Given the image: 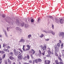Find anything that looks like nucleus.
<instances>
[{
    "mask_svg": "<svg viewBox=\"0 0 64 64\" xmlns=\"http://www.w3.org/2000/svg\"><path fill=\"white\" fill-rule=\"evenodd\" d=\"M28 27V25L27 24H25L24 25V27L25 28H27Z\"/></svg>",
    "mask_w": 64,
    "mask_h": 64,
    "instance_id": "nucleus-19",
    "label": "nucleus"
},
{
    "mask_svg": "<svg viewBox=\"0 0 64 64\" xmlns=\"http://www.w3.org/2000/svg\"><path fill=\"white\" fill-rule=\"evenodd\" d=\"M16 24L17 26H21L22 27H23L24 26V24L23 23L21 24L19 22V21L18 20H16Z\"/></svg>",
    "mask_w": 64,
    "mask_h": 64,
    "instance_id": "nucleus-1",
    "label": "nucleus"
},
{
    "mask_svg": "<svg viewBox=\"0 0 64 64\" xmlns=\"http://www.w3.org/2000/svg\"><path fill=\"white\" fill-rule=\"evenodd\" d=\"M39 53L40 54H41V50H39Z\"/></svg>",
    "mask_w": 64,
    "mask_h": 64,
    "instance_id": "nucleus-46",
    "label": "nucleus"
},
{
    "mask_svg": "<svg viewBox=\"0 0 64 64\" xmlns=\"http://www.w3.org/2000/svg\"><path fill=\"white\" fill-rule=\"evenodd\" d=\"M30 56L32 58H33V57L32 55V54H31Z\"/></svg>",
    "mask_w": 64,
    "mask_h": 64,
    "instance_id": "nucleus-50",
    "label": "nucleus"
},
{
    "mask_svg": "<svg viewBox=\"0 0 64 64\" xmlns=\"http://www.w3.org/2000/svg\"><path fill=\"white\" fill-rule=\"evenodd\" d=\"M59 42H60L59 43H60H60H61V41L60 40H59Z\"/></svg>",
    "mask_w": 64,
    "mask_h": 64,
    "instance_id": "nucleus-56",
    "label": "nucleus"
},
{
    "mask_svg": "<svg viewBox=\"0 0 64 64\" xmlns=\"http://www.w3.org/2000/svg\"><path fill=\"white\" fill-rule=\"evenodd\" d=\"M23 59L24 60H27V56H25L23 58Z\"/></svg>",
    "mask_w": 64,
    "mask_h": 64,
    "instance_id": "nucleus-24",
    "label": "nucleus"
},
{
    "mask_svg": "<svg viewBox=\"0 0 64 64\" xmlns=\"http://www.w3.org/2000/svg\"><path fill=\"white\" fill-rule=\"evenodd\" d=\"M20 52H21L22 53H23V51H22V50H20Z\"/></svg>",
    "mask_w": 64,
    "mask_h": 64,
    "instance_id": "nucleus-48",
    "label": "nucleus"
},
{
    "mask_svg": "<svg viewBox=\"0 0 64 64\" xmlns=\"http://www.w3.org/2000/svg\"><path fill=\"white\" fill-rule=\"evenodd\" d=\"M38 62H41V61H42L41 60L40 58L38 59Z\"/></svg>",
    "mask_w": 64,
    "mask_h": 64,
    "instance_id": "nucleus-27",
    "label": "nucleus"
},
{
    "mask_svg": "<svg viewBox=\"0 0 64 64\" xmlns=\"http://www.w3.org/2000/svg\"><path fill=\"white\" fill-rule=\"evenodd\" d=\"M1 63H2V61L1 60L0 62V64H1Z\"/></svg>",
    "mask_w": 64,
    "mask_h": 64,
    "instance_id": "nucleus-59",
    "label": "nucleus"
},
{
    "mask_svg": "<svg viewBox=\"0 0 64 64\" xmlns=\"http://www.w3.org/2000/svg\"><path fill=\"white\" fill-rule=\"evenodd\" d=\"M2 37V35L0 34V37Z\"/></svg>",
    "mask_w": 64,
    "mask_h": 64,
    "instance_id": "nucleus-62",
    "label": "nucleus"
},
{
    "mask_svg": "<svg viewBox=\"0 0 64 64\" xmlns=\"http://www.w3.org/2000/svg\"><path fill=\"white\" fill-rule=\"evenodd\" d=\"M5 56H6V55L5 54H4V55L3 56H2V59H4L5 57Z\"/></svg>",
    "mask_w": 64,
    "mask_h": 64,
    "instance_id": "nucleus-34",
    "label": "nucleus"
},
{
    "mask_svg": "<svg viewBox=\"0 0 64 64\" xmlns=\"http://www.w3.org/2000/svg\"><path fill=\"white\" fill-rule=\"evenodd\" d=\"M50 56V55L49 54L46 55V57H49Z\"/></svg>",
    "mask_w": 64,
    "mask_h": 64,
    "instance_id": "nucleus-36",
    "label": "nucleus"
},
{
    "mask_svg": "<svg viewBox=\"0 0 64 64\" xmlns=\"http://www.w3.org/2000/svg\"><path fill=\"white\" fill-rule=\"evenodd\" d=\"M29 62L30 63H32V60H30V61H29Z\"/></svg>",
    "mask_w": 64,
    "mask_h": 64,
    "instance_id": "nucleus-54",
    "label": "nucleus"
},
{
    "mask_svg": "<svg viewBox=\"0 0 64 64\" xmlns=\"http://www.w3.org/2000/svg\"><path fill=\"white\" fill-rule=\"evenodd\" d=\"M25 47V45H23V48H24Z\"/></svg>",
    "mask_w": 64,
    "mask_h": 64,
    "instance_id": "nucleus-53",
    "label": "nucleus"
},
{
    "mask_svg": "<svg viewBox=\"0 0 64 64\" xmlns=\"http://www.w3.org/2000/svg\"><path fill=\"white\" fill-rule=\"evenodd\" d=\"M55 21L56 22H58V19L56 18H55Z\"/></svg>",
    "mask_w": 64,
    "mask_h": 64,
    "instance_id": "nucleus-32",
    "label": "nucleus"
},
{
    "mask_svg": "<svg viewBox=\"0 0 64 64\" xmlns=\"http://www.w3.org/2000/svg\"><path fill=\"white\" fill-rule=\"evenodd\" d=\"M59 56L61 57V55L60 54L59 55Z\"/></svg>",
    "mask_w": 64,
    "mask_h": 64,
    "instance_id": "nucleus-61",
    "label": "nucleus"
},
{
    "mask_svg": "<svg viewBox=\"0 0 64 64\" xmlns=\"http://www.w3.org/2000/svg\"><path fill=\"white\" fill-rule=\"evenodd\" d=\"M34 62H35V61L34 60L33 61V64H34Z\"/></svg>",
    "mask_w": 64,
    "mask_h": 64,
    "instance_id": "nucleus-57",
    "label": "nucleus"
},
{
    "mask_svg": "<svg viewBox=\"0 0 64 64\" xmlns=\"http://www.w3.org/2000/svg\"><path fill=\"white\" fill-rule=\"evenodd\" d=\"M25 42V40L23 39H21L19 41L20 42Z\"/></svg>",
    "mask_w": 64,
    "mask_h": 64,
    "instance_id": "nucleus-13",
    "label": "nucleus"
},
{
    "mask_svg": "<svg viewBox=\"0 0 64 64\" xmlns=\"http://www.w3.org/2000/svg\"><path fill=\"white\" fill-rule=\"evenodd\" d=\"M55 55H56V56H58V54L56 53H55Z\"/></svg>",
    "mask_w": 64,
    "mask_h": 64,
    "instance_id": "nucleus-47",
    "label": "nucleus"
},
{
    "mask_svg": "<svg viewBox=\"0 0 64 64\" xmlns=\"http://www.w3.org/2000/svg\"><path fill=\"white\" fill-rule=\"evenodd\" d=\"M51 33L52 34H53V35H55V32H51Z\"/></svg>",
    "mask_w": 64,
    "mask_h": 64,
    "instance_id": "nucleus-33",
    "label": "nucleus"
},
{
    "mask_svg": "<svg viewBox=\"0 0 64 64\" xmlns=\"http://www.w3.org/2000/svg\"><path fill=\"white\" fill-rule=\"evenodd\" d=\"M1 53L2 54H4V52L3 51H1Z\"/></svg>",
    "mask_w": 64,
    "mask_h": 64,
    "instance_id": "nucleus-43",
    "label": "nucleus"
},
{
    "mask_svg": "<svg viewBox=\"0 0 64 64\" xmlns=\"http://www.w3.org/2000/svg\"><path fill=\"white\" fill-rule=\"evenodd\" d=\"M1 48V45L0 44V49Z\"/></svg>",
    "mask_w": 64,
    "mask_h": 64,
    "instance_id": "nucleus-58",
    "label": "nucleus"
},
{
    "mask_svg": "<svg viewBox=\"0 0 64 64\" xmlns=\"http://www.w3.org/2000/svg\"><path fill=\"white\" fill-rule=\"evenodd\" d=\"M62 52H63V53H64V50H62Z\"/></svg>",
    "mask_w": 64,
    "mask_h": 64,
    "instance_id": "nucleus-55",
    "label": "nucleus"
},
{
    "mask_svg": "<svg viewBox=\"0 0 64 64\" xmlns=\"http://www.w3.org/2000/svg\"><path fill=\"white\" fill-rule=\"evenodd\" d=\"M12 64H15V62H13Z\"/></svg>",
    "mask_w": 64,
    "mask_h": 64,
    "instance_id": "nucleus-60",
    "label": "nucleus"
},
{
    "mask_svg": "<svg viewBox=\"0 0 64 64\" xmlns=\"http://www.w3.org/2000/svg\"><path fill=\"white\" fill-rule=\"evenodd\" d=\"M55 49H56V52H58L59 51V50L58 49V48H57V46H56L55 47Z\"/></svg>",
    "mask_w": 64,
    "mask_h": 64,
    "instance_id": "nucleus-14",
    "label": "nucleus"
},
{
    "mask_svg": "<svg viewBox=\"0 0 64 64\" xmlns=\"http://www.w3.org/2000/svg\"><path fill=\"white\" fill-rule=\"evenodd\" d=\"M16 29L17 30H20V31H22V30L19 27H16Z\"/></svg>",
    "mask_w": 64,
    "mask_h": 64,
    "instance_id": "nucleus-11",
    "label": "nucleus"
},
{
    "mask_svg": "<svg viewBox=\"0 0 64 64\" xmlns=\"http://www.w3.org/2000/svg\"><path fill=\"white\" fill-rule=\"evenodd\" d=\"M35 62L36 63H37L38 62V59H36L35 60Z\"/></svg>",
    "mask_w": 64,
    "mask_h": 64,
    "instance_id": "nucleus-26",
    "label": "nucleus"
},
{
    "mask_svg": "<svg viewBox=\"0 0 64 64\" xmlns=\"http://www.w3.org/2000/svg\"><path fill=\"white\" fill-rule=\"evenodd\" d=\"M38 22H39V21H40V18H38Z\"/></svg>",
    "mask_w": 64,
    "mask_h": 64,
    "instance_id": "nucleus-40",
    "label": "nucleus"
},
{
    "mask_svg": "<svg viewBox=\"0 0 64 64\" xmlns=\"http://www.w3.org/2000/svg\"><path fill=\"white\" fill-rule=\"evenodd\" d=\"M8 62L9 64H11V63H12V62L10 60L9 58H8Z\"/></svg>",
    "mask_w": 64,
    "mask_h": 64,
    "instance_id": "nucleus-16",
    "label": "nucleus"
},
{
    "mask_svg": "<svg viewBox=\"0 0 64 64\" xmlns=\"http://www.w3.org/2000/svg\"><path fill=\"white\" fill-rule=\"evenodd\" d=\"M18 54L19 55H22V53H21V52L20 51H19L18 50Z\"/></svg>",
    "mask_w": 64,
    "mask_h": 64,
    "instance_id": "nucleus-15",
    "label": "nucleus"
},
{
    "mask_svg": "<svg viewBox=\"0 0 64 64\" xmlns=\"http://www.w3.org/2000/svg\"><path fill=\"white\" fill-rule=\"evenodd\" d=\"M8 54L9 55H11V56H13V53L12 52H10Z\"/></svg>",
    "mask_w": 64,
    "mask_h": 64,
    "instance_id": "nucleus-22",
    "label": "nucleus"
},
{
    "mask_svg": "<svg viewBox=\"0 0 64 64\" xmlns=\"http://www.w3.org/2000/svg\"><path fill=\"white\" fill-rule=\"evenodd\" d=\"M14 55L16 56H17L18 55V53H17V51L15 50V49H14Z\"/></svg>",
    "mask_w": 64,
    "mask_h": 64,
    "instance_id": "nucleus-9",
    "label": "nucleus"
},
{
    "mask_svg": "<svg viewBox=\"0 0 64 64\" xmlns=\"http://www.w3.org/2000/svg\"><path fill=\"white\" fill-rule=\"evenodd\" d=\"M44 36V35L43 34H42L41 35H40V37L41 38H42V37H43Z\"/></svg>",
    "mask_w": 64,
    "mask_h": 64,
    "instance_id": "nucleus-35",
    "label": "nucleus"
},
{
    "mask_svg": "<svg viewBox=\"0 0 64 64\" xmlns=\"http://www.w3.org/2000/svg\"><path fill=\"white\" fill-rule=\"evenodd\" d=\"M44 32L46 33H50V32H49V31H47L44 30Z\"/></svg>",
    "mask_w": 64,
    "mask_h": 64,
    "instance_id": "nucleus-23",
    "label": "nucleus"
},
{
    "mask_svg": "<svg viewBox=\"0 0 64 64\" xmlns=\"http://www.w3.org/2000/svg\"><path fill=\"white\" fill-rule=\"evenodd\" d=\"M2 17L4 18V17H5V16L4 15H2Z\"/></svg>",
    "mask_w": 64,
    "mask_h": 64,
    "instance_id": "nucleus-51",
    "label": "nucleus"
},
{
    "mask_svg": "<svg viewBox=\"0 0 64 64\" xmlns=\"http://www.w3.org/2000/svg\"><path fill=\"white\" fill-rule=\"evenodd\" d=\"M48 52L49 55L51 54V52L50 51V48H48Z\"/></svg>",
    "mask_w": 64,
    "mask_h": 64,
    "instance_id": "nucleus-10",
    "label": "nucleus"
},
{
    "mask_svg": "<svg viewBox=\"0 0 64 64\" xmlns=\"http://www.w3.org/2000/svg\"><path fill=\"white\" fill-rule=\"evenodd\" d=\"M22 49L24 51H27V50H25V48H22Z\"/></svg>",
    "mask_w": 64,
    "mask_h": 64,
    "instance_id": "nucleus-42",
    "label": "nucleus"
},
{
    "mask_svg": "<svg viewBox=\"0 0 64 64\" xmlns=\"http://www.w3.org/2000/svg\"><path fill=\"white\" fill-rule=\"evenodd\" d=\"M11 28L10 27H7V30L8 32H9L10 30V28Z\"/></svg>",
    "mask_w": 64,
    "mask_h": 64,
    "instance_id": "nucleus-17",
    "label": "nucleus"
},
{
    "mask_svg": "<svg viewBox=\"0 0 64 64\" xmlns=\"http://www.w3.org/2000/svg\"><path fill=\"white\" fill-rule=\"evenodd\" d=\"M57 45L58 47H60V43H58L57 44Z\"/></svg>",
    "mask_w": 64,
    "mask_h": 64,
    "instance_id": "nucleus-29",
    "label": "nucleus"
},
{
    "mask_svg": "<svg viewBox=\"0 0 64 64\" xmlns=\"http://www.w3.org/2000/svg\"><path fill=\"white\" fill-rule=\"evenodd\" d=\"M44 62L45 64H50V61L48 60H45Z\"/></svg>",
    "mask_w": 64,
    "mask_h": 64,
    "instance_id": "nucleus-7",
    "label": "nucleus"
},
{
    "mask_svg": "<svg viewBox=\"0 0 64 64\" xmlns=\"http://www.w3.org/2000/svg\"><path fill=\"white\" fill-rule=\"evenodd\" d=\"M59 35L60 37H62V38L64 37V33L63 32H60L59 34Z\"/></svg>",
    "mask_w": 64,
    "mask_h": 64,
    "instance_id": "nucleus-2",
    "label": "nucleus"
},
{
    "mask_svg": "<svg viewBox=\"0 0 64 64\" xmlns=\"http://www.w3.org/2000/svg\"><path fill=\"white\" fill-rule=\"evenodd\" d=\"M5 34V36L6 37V38H8V34H7V33H5V34Z\"/></svg>",
    "mask_w": 64,
    "mask_h": 64,
    "instance_id": "nucleus-21",
    "label": "nucleus"
},
{
    "mask_svg": "<svg viewBox=\"0 0 64 64\" xmlns=\"http://www.w3.org/2000/svg\"><path fill=\"white\" fill-rule=\"evenodd\" d=\"M6 48H8V49H10V47L9 46H8L6 47Z\"/></svg>",
    "mask_w": 64,
    "mask_h": 64,
    "instance_id": "nucleus-39",
    "label": "nucleus"
},
{
    "mask_svg": "<svg viewBox=\"0 0 64 64\" xmlns=\"http://www.w3.org/2000/svg\"><path fill=\"white\" fill-rule=\"evenodd\" d=\"M31 21L32 22H34V20L33 19H32V20H31Z\"/></svg>",
    "mask_w": 64,
    "mask_h": 64,
    "instance_id": "nucleus-45",
    "label": "nucleus"
},
{
    "mask_svg": "<svg viewBox=\"0 0 64 64\" xmlns=\"http://www.w3.org/2000/svg\"><path fill=\"white\" fill-rule=\"evenodd\" d=\"M18 58L20 60H22L23 59V56L22 55H21L20 56H18Z\"/></svg>",
    "mask_w": 64,
    "mask_h": 64,
    "instance_id": "nucleus-6",
    "label": "nucleus"
},
{
    "mask_svg": "<svg viewBox=\"0 0 64 64\" xmlns=\"http://www.w3.org/2000/svg\"><path fill=\"white\" fill-rule=\"evenodd\" d=\"M3 47H5L6 46V44L5 43H4L3 44Z\"/></svg>",
    "mask_w": 64,
    "mask_h": 64,
    "instance_id": "nucleus-25",
    "label": "nucleus"
},
{
    "mask_svg": "<svg viewBox=\"0 0 64 64\" xmlns=\"http://www.w3.org/2000/svg\"><path fill=\"white\" fill-rule=\"evenodd\" d=\"M6 64H7V62H6L5 63Z\"/></svg>",
    "mask_w": 64,
    "mask_h": 64,
    "instance_id": "nucleus-63",
    "label": "nucleus"
},
{
    "mask_svg": "<svg viewBox=\"0 0 64 64\" xmlns=\"http://www.w3.org/2000/svg\"><path fill=\"white\" fill-rule=\"evenodd\" d=\"M3 32H4V34H5V33H7V32H6V30H3Z\"/></svg>",
    "mask_w": 64,
    "mask_h": 64,
    "instance_id": "nucleus-37",
    "label": "nucleus"
},
{
    "mask_svg": "<svg viewBox=\"0 0 64 64\" xmlns=\"http://www.w3.org/2000/svg\"><path fill=\"white\" fill-rule=\"evenodd\" d=\"M31 35L30 34L29 35H28V38H30V37H31Z\"/></svg>",
    "mask_w": 64,
    "mask_h": 64,
    "instance_id": "nucleus-28",
    "label": "nucleus"
},
{
    "mask_svg": "<svg viewBox=\"0 0 64 64\" xmlns=\"http://www.w3.org/2000/svg\"><path fill=\"white\" fill-rule=\"evenodd\" d=\"M26 46L28 48H27L26 49V50H29V49H30V47H31V46H29V45H28Z\"/></svg>",
    "mask_w": 64,
    "mask_h": 64,
    "instance_id": "nucleus-12",
    "label": "nucleus"
},
{
    "mask_svg": "<svg viewBox=\"0 0 64 64\" xmlns=\"http://www.w3.org/2000/svg\"><path fill=\"white\" fill-rule=\"evenodd\" d=\"M44 52L42 53V54L43 55H45V51H44Z\"/></svg>",
    "mask_w": 64,
    "mask_h": 64,
    "instance_id": "nucleus-41",
    "label": "nucleus"
},
{
    "mask_svg": "<svg viewBox=\"0 0 64 64\" xmlns=\"http://www.w3.org/2000/svg\"><path fill=\"white\" fill-rule=\"evenodd\" d=\"M2 58H0V61H2Z\"/></svg>",
    "mask_w": 64,
    "mask_h": 64,
    "instance_id": "nucleus-52",
    "label": "nucleus"
},
{
    "mask_svg": "<svg viewBox=\"0 0 64 64\" xmlns=\"http://www.w3.org/2000/svg\"><path fill=\"white\" fill-rule=\"evenodd\" d=\"M46 41H49V39H46L45 40Z\"/></svg>",
    "mask_w": 64,
    "mask_h": 64,
    "instance_id": "nucleus-49",
    "label": "nucleus"
},
{
    "mask_svg": "<svg viewBox=\"0 0 64 64\" xmlns=\"http://www.w3.org/2000/svg\"><path fill=\"white\" fill-rule=\"evenodd\" d=\"M63 45H64V43H62L61 45V48H63Z\"/></svg>",
    "mask_w": 64,
    "mask_h": 64,
    "instance_id": "nucleus-20",
    "label": "nucleus"
},
{
    "mask_svg": "<svg viewBox=\"0 0 64 64\" xmlns=\"http://www.w3.org/2000/svg\"><path fill=\"white\" fill-rule=\"evenodd\" d=\"M24 64H27V63L25 62V63H24Z\"/></svg>",
    "mask_w": 64,
    "mask_h": 64,
    "instance_id": "nucleus-64",
    "label": "nucleus"
},
{
    "mask_svg": "<svg viewBox=\"0 0 64 64\" xmlns=\"http://www.w3.org/2000/svg\"><path fill=\"white\" fill-rule=\"evenodd\" d=\"M8 50V49H5V48H4V51H6V52H7Z\"/></svg>",
    "mask_w": 64,
    "mask_h": 64,
    "instance_id": "nucleus-30",
    "label": "nucleus"
},
{
    "mask_svg": "<svg viewBox=\"0 0 64 64\" xmlns=\"http://www.w3.org/2000/svg\"><path fill=\"white\" fill-rule=\"evenodd\" d=\"M9 58L10 60H13L14 59V58L12 56H10L9 57Z\"/></svg>",
    "mask_w": 64,
    "mask_h": 64,
    "instance_id": "nucleus-18",
    "label": "nucleus"
},
{
    "mask_svg": "<svg viewBox=\"0 0 64 64\" xmlns=\"http://www.w3.org/2000/svg\"><path fill=\"white\" fill-rule=\"evenodd\" d=\"M58 59H59L60 60V64H63L64 63L62 61V60L61 59V58L60 57H58Z\"/></svg>",
    "mask_w": 64,
    "mask_h": 64,
    "instance_id": "nucleus-8",
    "label": "nucleus"
},
{
    "mask_svg": "<svg viewBox=\"0 0 64 64\" xmlns=\"http://www.w3.org/2000/svg\"><path fill=\"white\" fill-rule=\"evenodd\" d=\"M55 62H56V64H59L58 62V60H55Z\"/></svg>",
    "mask_w": 64,
    "mask_h": 64,
    "instance_id": "nucleus-31",
    "label": "nucleus"
},
{
    "mask_svg": "<svg viewBox=\"0 0 64 64\" xmlns=\"http://www.w3.org/2000/svg\"><path fill=\"white\" fill-rule=\"evenodd\" d=\"M46 47H47V45L45 44L44 46H43L42 48V49L43 51L46 50Z\"/></svg>",
    "mask_w": 64,
    "mask_h": 64,
    "instance_id": "nucleus-3",
    "label": "nucleus"
},
{
    "mask_svg": "<svg viewBox=\"0 0 64 64\" xmlns=\"http://www.w3.org/2000/svg\"><path fill=\"white\" fill-rule=\"evenodd\" d=\"M52 29H54V25H53V24L52 25Z\"/></svg>",
    "mask_w": 64,
    "mask_h": 64,
    "instance_id": "nucleus-38",
    "label": "nucleus"
},
{
    "mask_svg": "<svg viewBox=\"0 0 64 64\" xmlns=\"http://www.w3.org/2000/svg\"><path fill=\"white\" fill-rule=\"evenodd\" d=\"M35 53V51L33 49H32L31 51H30V53H32V55L34 54Z\"/></svg>",
    "mask_w": 64,
    "mask_h": 64,
    "instance_id": "nucleus-4",
    "label": "nucleus"
},
{
    "mask_svg": "<svg viewBox=\"0 0 64 64\" xmlns=\"http://www.w3.org/2000/svg\"><path fill=\"white\" fill-rule=\"evenodd\" d=\"M64 19H61L60 20V22L61 24H62L64 23Z\"/></svg>",
    "mask_w": 64,
    "mask_h": 64,
    "instance_id": "nucleus-5",
    "label": "nucleus"
},
{
    "mask_svg": "<svg viewBox=\"0 0 64 64\" xmlns=\"http://www.w3.org/2000/svg\"><path fill=\"white\" fill-rule=\"evenodd\" d=\"M27 57L28 59H29L30 56H27Z\"/></svg>",
    "mask_w": 64,
    "mask_h": 64,
    "instance_id": "nucleus-44",
    "label": "nucleus"
}]
</instances>
